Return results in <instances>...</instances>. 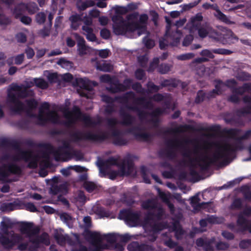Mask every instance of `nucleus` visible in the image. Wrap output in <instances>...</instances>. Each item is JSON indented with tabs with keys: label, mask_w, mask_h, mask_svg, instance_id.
<instances>
[{
	"label": "nucleus",
	"mask_w": 251,
	"mask_h": 251,
	"mask_svg": "<svg viewBox=\"0 0 251 251\" xmlns=\"http://www.w3.org/2000/svg\"><path fill=\"white\" fill-rule=\"evenodd\" d=\"M14 64L17 65L22 64L25 59L24 53H21L14 56Z\"/></svg>",
	"instance_id": "obj_48"
},
{
	"label": "nucleus",
	"mask_w": 251,
	"mask_h": 251,
	"mask_svg": "<svg viewBox=\"0 0 251 251\" xmlns=\"http://www.w3.org/2000/svg\"><path fill=\"white\" fill-rule=\"evenodd\" d=\"M0 230L4 235L0 236V243L6 249H12L15 245L21 243L24 239L22 235L13 231H8V225L3 221L0 223Z\"/></svg>",
	"instance_id": "obj_8"
},
{
	"label": "nucleus",
	"mask_w": 251,
	"mask_h": 251,
	"mask_svg": "<svg viewBox=\"0 0 251 251\" xmlns=\"http://www.w3.org/2000/svg\"><path fill=\"white\" fill-rule=\"evenodd\" d=\"M33 81L35 85L42 89H47L49 86L48 83L43 78H35Z\"/></svg>",
	"instance_id": "obj_34"
},
{
	"label": "nucleus",
	"mask_w": 251,
	"mask_h": 251,
	"mask_svg": "<svg viewBox=\"0 0 251 251\" xmlns=\"http://www.w3.org/2000/svg\"><path fill=\"white\" fill-rule=\"evenodd\" d=\"M172 230L175 233V236L177 239L182 238L184 234V231L182 229L180 224L178 222H174L173 224Z\"/></svg>",
	"instance_id": "obj_29"
},
{
	"label": "nucleus",
	"mask_w": 251,
	"mask_h": 251,
	"mask_svg": "<svg viewBox=\"0 0 251 251\" xmlns=\"http://www.w3.org/2000/svg\"><path fill=\"white\" fill-rule=\"evenodd\" d=\"M60 218L70 228L73 227V219L69 214L66 213H63L60 214Z\"/></svg>",
	"instance_id": "obj_33"
},
{
	"label": "nucleus",
	"mask_w": 251,
	"mask_h": 251,
	"mask_svg": "<svg viewBox=\"0 0 251 251\" xmlns=\"http://www.w3.org/2000/svg\"><path fill=\"white\" fill-rule=\"evenodd\" d=\"M132 88L136 91L137 93L143 94L144 89L142 88V85L140 83L136 82L132 85Z\"/></svg>",
	"instance_id": "obj_59"
},
{
	"label": "nucleus",
	"mask_w": 251,
	"mask_h": 251,
	"mask_svg": "<svg viewBox=\"0 0 251 251\" xmlns=\"http://www.w3.org/2000/svg\"><path fill=\"white\" fill-rule=\"evenodd\" d=\"M21 169L13 163L4 164L0 167V179L4 180L11 175H20Z\"/></svg>",
	"instance_id": "obj_13"
},
{
	"label": "nucleus",
	"mask_w": 251,
	"mask_h": 251,
	"mask_svg": "<svg viewBox=\"0 0 251 251\" xmlns=\"http://www.w3.org/2000/svg\"><path fill=\"white\" fill-rule=\"evenodd\" d=\"M120 216L123 217L129 226H135L139 223L140 212L124 210L121 211Z\"/></svg>",
	"instance_id": "obj_14"
},
{
	"label": "nucleus",
	"mask_w": 251,
	"mask_h": 251,
	"mask_svg": "<svg viewBox=\"0 0 251 251\" xmlns=\"http://www.w3.org/2000/svg\"><path fill=\"white\" fill-rule=\"evenodd\" d=\"M147 87L150 93L156 92L161 88L160 86L155 85L151 81L147 83Z\"/></svg>",
	"instance_id": "obj_46"
},
{
	"label": "nucleus",
	"mask_w": 251,
	"mask_h": 251,
	"mask_svg": "<svg viewBox=\"0 0 251 251\" xmlns=\"http://www.w3.org/2000/svg\"><path fill=\"white\" fill-rule=\"evenodd\" d=\"M121 121L119 122L116 118L107 119V124L110 128V133L108 131L99 130L96 133L90 131L76 130L71 134L72 139L75 142L80 141H91L102 142L110 138L112 139L113 143L117 146H124L128 143V140L124 137V134L115 126L120 124L125 126H130L127 132L132 134L135 138L139 141H147L151 139V135L145 132V128L141 125L135 124L136 118L126 112L123 106L119 110Z\"/></svg>",
	"instance_id": "obj_2"
},
{
	"label": "nucleus",
	"mask_w": 251,
	"mask_h": 251,
	"mask_svg": "<svg viewBox=\"0 0 251 251\" xmlns=\"http://www.w3.org/2000/svg\"><path fill=\"white\" fill-rule=\"evenodd\" d=\"M46 19V15L44 12H39L36 15V22L40 25L44 24Z\"/></svg>",
	"instance_id": "obj_47"
},
{
	"label": "nucleus",
	"mask_w": 251,
	"mask_h": 251,
	"mask_svg": "<svg viewBox=\"0 0 251 251\" xmlns=\"http://www.w3.org/2000/svg\"><path fill=\"white\" fill-rule=\"evenodd\" d=\"M57 64L60 65L63 67L69 68L72 67L73 64L71 62L67 61L64 59L62 58L58 61Z\"/></svg>",
	"instance_id": "obj_55"
},
{
	"label": "nucleus",
	"mask_w": 251,
	"mask_h": 251,
	"mask_svg": "<svg viewBox=\"0 0 251 251\" xmlns=\"http://www.w3.org/2000/svg\"><path fill=\"white\" fill-rule=\"evenodd\" d=\"M143 41L145 46L148 49H151L154 46V42L153 40L149 39L147 37H145L143 39Z\"/></svg>",
	"instance_id": "obj_53"
},
{
	"label": "nucleus",
	"mask_w": 251,
	"mask_h": 251,
	"mask_svg": "<svg viewBox=\"0 0 251 251\" xmlns=\"http://www.w3.org/2000/svg\"><path fill=\"white\" fill-rule=\"evenodd\" d=\"M30 242L33 244L38 245L40 243H42L46 245H49L50 244L49 236L47 233H43L40 236L33 238L30 239Z\"/></svg>",
	"instance_id": "obj_22"
},
{
	"label": "nucleus",
	"mask_w": 251,
	"mask_h": 251,
	"mask_svg": "<svg viewBox=\"0 0 251 251\" xmlns=\"http://www.w3.org/2000/svg\"><path fill=\"white\" fill-rule=\"evenodd\" d=\"M215 241L214 238H212L211 239H207L204 246L203 248L205 251H213L214 249L212 246V244L214 243Z\"/></svg>",
	"instance_id": "obj_42"
},
{
	"label": "nucleus",
	"mask_w": 251,
	"mask_h": 251,
	"mask_svg": "<svg viewBox=\"0 0 251 251\" xmlns=\"http://www.w3.org/2000/svg\"><path fill=\"white\" fill-rule=\"evenodd\" d=\"M12 146L16 152L14 156L15 160H23L25 162H29L28 166L30 168H36L38 166V162L40 165L44 168H48L50 165V155H52L55 160L66 161L71 159L73 157V149L69 142L64 141L62 146L57 148L52 146L48 147V152L44 153L42 159L38 155L34 154L31 151H23L17 143H14Z\"/></svg>",
	"instance_id": "obj_4"
},
{
	"label": "nucleus",
	"mask_w": 251,
	"mask_h": 251,
	"mask_svg": "<svg viewBox=\"0 0 251 251\" xmlns=\"http://www.w3.org/2000/svg\"><path fill=\"white\" fill-rule=\"evenodd\" d=\"M242 205V201L240 199H235L232 204L231 207L232 209H239L241 208Z\"/></svg>",
	"instance_id": "obj_50"
},
{
	"label": "nucleus",
	"mask_w": 251,
	"mask_h": 251,
	"mask_svg": "<svg viewBox=\"0 0 251 251\" xmlns=\"http://www.w3.org/2000/svg\"><path fill=\"white\" fill-rule=\"evenodd\" d=\"M97 70L104 72H110L113 70V67L111 64L104 62L102 63H97Z\"/></svg>",
	"instance_id": "obj_32"
},
{
	"label": "nucleus",
	"mask_w": 251,
	"mask_h": 251,
	"mask_svg": "<svg viewBox=\"0 0 251 251\" xmlns=\"http://www.w3.org/2000/svg\"><path fill=\"white\" fill-rule=\"evenodd\" d=\"M216 12L214 13V16L221 21L226 24H233L234 22L231 21L227 16L222 13L218 8V6H215Z\"/></svg>",
	"instance_id": "obj_25"
},
{
	"label": "nucleus",
	"mask_w": 251,
	"mask_h": 251,
	"mask_svg": "<svg viewBox=\"0 0 251 251\" xmlns=\"http://www.w3.org/2000/svg\"><path fill=\"white\" fill-rule=\"evenodd\" d=\"M26 10L25 4L24 3H21L15 6L13 10V15L16 19L20 18L22 14Z\"/></svg>",
	"instance_id": "obj_27"
},
{
	"label": "nucleus",
	"mask_w": 251,
	"mask_h": 251,
	"mask_svg": "<svg viewBox=\"0 0 251 251\" xmlns=\"http://www.w3.org/2000/svg\"><path fill=\"white\" fill-rule=\"evenodd\" d=\"M84 187L88 192H91L96 189V186L93 182L87 181L84 183Z\"/></svg>",
	"instance_id": "obj_52"
},
{
	"label": "nucleus",
	"mask_w": 251,
	"mask_h": 251,
	"mask_svg": "<svg viewBox=\"0 0 251 251\" xmlns=\"http://www.w3.org/2000/svg\"><path fill=\"white\" fill-rule=\"evenodd\" d=\"M193 36L191 34L186 36L183 41L182 45L185 47L189 46L193 40Z\"/></svg>",
	"instance_id": "obj_57"
},
{
	"label": "nucleus",
	"mask_w": 251,
	"mask_h": 251,
	"mask_svg": "<svg viewBox=\"0 0 251 251\" xmlns=\"http://www.w3.org/2000/svg\"><path fill=\"white\" fill-rule=\"evenodd\" d=\"M151 99L153 100H154L155 101H157V102H159V101H163L164 100V103H165V105L166 106V108H169L170 101L169 100H165L164 95L159 94V93H157L156 94L152 96V97L151 98Z\"/></svg>",
	"instance_id": "obj_36"
},
{
	"label": "nucleus",
	"mask_w": 251,
	"mask_h": 251,
	"mask_svg": "<svg viewBox=\"0 0 251 251\" xmlns=\"http://www.w3.org/2000/svg\"><path fill=\"white\" fill-rule=\"evenodd\" d=\"M173 67L171 64L163 63L158 66L157 70L161 74H165L170 72Z\"/></svg>",
	"instance_id": "obj_35"
},
{
	"label": "nucleus",
	"mask_w": 251,
	"mask_h": 251,
	"mask_svg": "<svg viewBox=\"0 0 251 251\" xmlns=\"http://www.w3.org/2000/svg\"><path fill=\"white\" fill-rule=\"evenodd\" d=\"M141 245L137 242H132L127 246L129 251H140Z\"/></svg>",
	"instance_id": "obj_45"
},
{
	"label": "nucleus",
	"mask_w": 251,
	"mask_h": 251,
	"mask_svg": "<svg viewBox=\"0 0 251 251\" xmlns=\"http://www.w3.org/2000/svg\"><path fill=\"white\" fill-rule=\"evenodd\" d=\"M101 37L104 39H108L110 36V32L106 28H103L100 32Z\"/></svg>",
	"instance_id": "obj_62"
},
{
	"label": "nucleus",
	"mask_w": 251,
	"mask_h": 251,
	"mask_svg": "<svg viewBox=\"0 0 251 251\" xmlns=\"http://www.w3.org/2000/svg\"><path fill=\"white\" fill-rule=\"evenodd\" d=\"M187 128V126H180L178 127L173 128L171 130L170 132L174 134L173 138H174L175 136H177L176 134L179 133H183L186 131Z\"/></svg>",
	"instance_id": "obj_41"
},
{
	"label": "nucleus",
	"mask_w": 251,
	"mask_h": 251,
	"mask_svg": "<svg viewBox=\"0 0 251 251\" xmlns=\"http://www.w3.org/2000/svg\"><path fill=\"white\" fill-rule=\"evenodd\" d=\"M120 99V101L122 103H126L129 100H132L134 103L142 105L146 109H152L154 107L151 101L147 100L145 98L143 97L136 98L134 93L132 91L126 93Z\"/></svg>",
	"instance_id": "obj_11"
},
{
	"label": "nucleus",
	"mask_w": 251,
	"mask_h": 251,
	"mask_svg": "<svg viewBox=\"0 0 251 251\" xmlns=\"http://www.w3.org/2000/svg\"><path fill=\"white\" fill-rule=\"evenodd\" d=\"M118 160L114 157H110L107 159L103 163L102 166L100 167V171L101 176H105L106 175L105 172L104 170L105 166L107 165H116Z\"/></svg>",
	"instance_id": "obj_28"
},
{
	"label": "nucleus",
	"mask_w": 251,
	"mask_h": 251,
	"mask_svg": "<svg viewBox=\"0 0 251 251\" xmlns=\"http://www.w3.org/2000/svg\"><path fill=\"white\" fill-rule=\"evenodd\" d=\"M200 201L201 200L199 198L198 195H196L191 198V204L194 209L196 210H200L201 209L203 208V206L204 205L208 204V202H203L200 203Z\"/></svg>",
	"instance_id": "obj_23"
},
{
	"label": "nucleus",
	"mask_w": 251,
	"mask_h": 251,
	"mask_svg": "<svg viewBox=\"0 0 251 251\" xmlns=\"http://www.w3.org/2000/svg\"><path fill=\"white\" fill-rule=\"evenodd\" d=\"M47 78L51 83L56 82L58 80L57 74L56 73L50 74L47 76Z\"/></svg>",
	"instance_id": "obj_63"
},
{
	"label": "nucleus",
	"mask_w": 251,
	"mask_h": 251,
	"mask_svg": "<svg viewBox=\"0 0 251 251\" xmlns=\"http://www.w3.org/2000/svg\"><path fill=\"white\" fill-rule=\"evenodd\" d=\"M33 225L31 223H23L20 227V231L21 233L25 234L26 237L28 238L29 242L30 239H33L34 236L37 235L39 232V228L37 227H33Z\"/></svg>",
	"instance_id": "obj_15"
},
{
	"label": "nucleus",
	"mask_w": 251,
	"mask_h": 251,
	"mask_svg": "<svg viewBox=\"0 0 251 251\" xmlns=\"http://www.w3.org/2000/svg\"><path fill=\"white\" fill-rule=\"evenodd\" d=\"M168 146L170 149L169 153L171 156H176V152L180 151L183 156L187 158L188 165L190 167V175L192 176L198 175L195 169L199 168L201 171L206 170L211 164L223 159L216 149L212 155L210 156L206 146L195 145L193 149L194 156H192V151L189 149H185L182 143L177 140H170Z\"/></svg>",
	"instance_id": "obj_3"
},
{
	"label": "nucleus",
	"mask_w": 251,
	"mask_h": 251,
	"mask_svg": "<svg viewBox=\"0 0 251 251\" xmlns=\"http://www.w3.org/2000/svg\"><path fill=\"white\" fill-rule=\"evenodd\" d=\"M26 10L30 14H33L39 10V8L37 4L35 2H30L25 4Z\"/></svg>",
	"instance_id": "obj_38"
},
{
	"label": "nucleus",
	"mask_w": 251,
	"mask_h": 251,
	"mask_svg": "<svg viewBox=\"0 0 251 251\" xmlns=\"http://www.w3.org/2000/svg\"><path fill=\"white\" fill-rule=\"evenodd\" d=\"M28 59H31L35 54L34 50L30 47H27L25 50Z\"/></svg>",
	"instance_id": "obj_61"
},
{
	"label": "nucleus",
	"mask_w": 251,
	"mask_h": 251,
	"mask_svg": "<svg viewBox=\"0 0 251 251\" xmlns=\"http://www.w3.org/2000/svg\"><path fill=\"white\" fill-rule=\"evenodd\" d=\"M165 226L164 224L156 222L153 224L152 229L154 232H156L162 230L165 228Z\"/></svg>",
	"instance_id": "obj_49"
},
{
	"label": "nucleus",
	"mask_w": 251,
	"mask_h": 251,
	"mask_svg": "<svg viewBox=\"0 0 251 251\" xmlns=\"http://www.w3.org/2000/svg\"><path fill=\"white\" fill-rule=\"evenodd\" d=\"M203 19L201 14H198L192 17L190 21L187 24L186 26L189 29L190 33H193L195 31L198 30L202 25L201 22Z\"/></svg>",
	"instance_id": "obj_17"
},
{
	"label": "nucleus",
	"mask_w": 251,
	"mask_h": 251,
	"mask_svg": "<svg viewBox=\"0 0 251 251\" xmlns=\"http://www.w3.org/2000/svg\"><path fill=\"white\" fill-rule=\"evenodd\" d=\"M249 113H251V103L237 111V114L240 116H244L245 114Z\"/></svg>",
	"instance_id": "obj_43"
},
{
	"label": "nucleus",
	"mask_w": 251,
	"mask_h": 251,
	"mask_svg": "<svg viewBox=\"0 0 251 251\" xmlns=\"http://www.w3.org/2000/svg\"><path fill=\"white\" fill-rule=\"evenodd\" d=\"M165 21L167 24L166 34L159 40V47L161 50L165 49L168 46H177L182 36L181 32L177 28H176L174 31H171V21L168 17H165Z\"/></svg>",
	"instance_id": "obj_9"
},
{
	"label": "nucleus",
	"mask_w": 251,
	"mask_h": 251,
	"mask_svg": "<svg viewBox=\"0 0 251 251\" xmlns=\"http://www.w3.org/2000/svg\"><path fill=\"white\" fill-rule=\"evenodd\" d=\"M142 207L148 210L145 221L149 223L151 220H159L164 214V211L154 199L148 200L142 203Z\"/></svg>",
	"instance_id": "obj_10"
},
{
	"label": "nucleus",
	"mask_w": 251,
	"mask_h": 251,
	"mask_svg": "<svg viewBox=\"0 0 251 251\" xmlns=\"http://www.w3.org/2000/svg\"><path fill=\"white\" fill-rule=\"evenodd\" d=\"M237 223L238 226L243 229H248L251 233V225L250 224L249 221L242 216V214H238Z\"/></svg>",
	"instance_id": "obj_21"
},
{
	"label": "nucleus",
	"mask_w": 251,
	"mask_h": 251,
	"mask_svg": "<svg viewBox=\"0 0 251 251\" xmlns=\"http://www.w3.org/2000/svg\"><path fill=\"white\" fill-rule=\"evenodd\" d=\"M132 83V79L129 78L125 79L123 82V83H122V85L123 86V88H122L123 91H125L129 89L131 86Z\"/></svg>",
	"instance_id": "obj_51"
},
{
	"label": "nucleus",
	"mask_w": 251,
	"mask_h": 251,
	"mask_svg": "<svg viewBox=\"0 0 251 251\" xmlns=\"http://www.w3.org/2000/svg\"><path fill=\"white\" fill-rule=\"evenodd\" d=\"M250 88L251 85L250 84L245 83L241 87L233 88L232 92L237 95H242L249 90Z\"/></svg>",
	"instance_id": "obj_31"
},
{
	"label": "nucleus",
	"mask_w": 251,
	"mask_h": 251,
	"mask_svg": "<svg viewBox=\"0 0 251 251\" xmlns=\"http://www.w3.org/2000/svg\"><path fill=\"white\" fill-rule=\"evenodd\" d=\"M129 158L130 155L128 154L121 162L120 172L122 176L129 175L133 171V163L130 160Z\"/></svg>",
	"instance_id": "obj_16"
},
{
	"label": "nucleus",
	"mask_w": 251,
	"mask_h": 251,
	"mask_svg": "<svg viewBox=\"0 0 251 251\" xmlns=\"http://www.w3.org/2000/svg\"><path fill=\"white\" fill-rule=\"evenodd\" d=\"M175 140V141L177 140L178 141H179L180 142H181L182 143V144L183 145V146L184 147V148H185V149H189L192 151V156H194V153H193L194 148H193V149L191 150L187 147V144L190 143V140L188 139L181 140L177 136H175L174 138L168 139L165 141V144L166 146V148L165 151H166V153L167 156L168 158H169L170 159H173L175 157V156H171L170 155V153H169L170 149L169 146H168V142L170 140ZM195 145H198V144L194 145L193 147H194V146ZM198 145H199V144H198ZM199 146H200V145H199Z\"/></svg>",
	"instance_id": "obj_20"
},
{
	"label": "nucleus",
	"mask_w": 251,
	"mask_h": 251,
	"mask_svg": "<svg viewBox=\"0 0 251 251\" xmlns=\"http://www.w3.org/2000/svg\"><path fill=\"white\" fill-rule=\"evenodd\" d=\"M122 88H123V86L122 85V83H117L111 85L109 87H107V89L112 93H116L124 92Z\"/></svg>",
	"instance_id": "obj_39"
},
{
	"label": "nucleus",
	"mask_w": 251,
	"mask_h": 251,
	"mask_svg": "<svg viewBox=\"0 0 251 251\" xmlns=\"http://www.w3.org/2000/svg\"><path fill=\"white\" fill-rule=\"evenodd\" d=\"M126 19L127 21L121 15L113 16V29L115 34L123 35L127 32H133L136 29L143 28L148 20V16L143 14L139 17L137 13H134L128 15Z\"/></svg>",
	"instance_id": "obj_5"
},
{
	"label": "nucleus",
	"mask_w": 251,
	"mask_h": 251,
	"mask_svg": "<svg viewBox=\"0 0 251 251\" xmlns=\"http://www.w3.org/2000/svg\"><path fill=\"white\" fill-rule=\"evenodd\" d=\"M197 31L199 36L201 38H204L208 36L216 41H219L221 38V33L207 23L202 24Z\"/></svg>",
	"instance_id": "obj_12"
},
{
	"label": "nucleus",
	"mask_w": 251,
	"mask_h": 251,
	"mask_svg": "<svg viewBox=\"0 0 251 251\" xmlns=\"http://www.w3.org/2000/svg\"><path fill=\"white\" fill-rule=\"evenodd\" d=\"M33 95L34 92L32 90L26 88L22 89L20 86H17L15 93H11L8 95L7 100L10 109L17 113L25 111L30 117H36L37 123L40 125H44L50 122L53 124L62 125L67 127L70 128L78 120H81L85 126L88 127H94L101 123L100 118L94 120L89 116L82 115L80 108L77 106H74L72 111L69 110L68 108L63 110V113L66 119L65 121H61L56 111L49 110L50 105L48 102H44L41 104L37 115L33 114L31 111L37 107V101L34 99L26 100L27 107H26L24 104L19 100V99L32 97Z\"/></svg>",
	"instance_id": "obj_1"
},
{
	"label": "nucleus",
	"mask_w": 251,
	"mask_h": 251,
	"mask_svg": "<svg viewBox=\"0 0 251 251\" xmlns=\"http://www.w3.org/2000/svg\"><path fill=\"white\" fill-rule=\"evenodd\" d=\"M251 245V239L242 240L239 243V247L241 249L248 248Z\"/></svg>",
	"instance_id": "obj_60"
},
{
	"label": "nucleus",
	"mask_w": 251,
	"mask_h": 251,
	"mask_svg": "<svg viewBox=\"0 0 251 251\" xmlns=\"http://www.w3.org/2000/svg\"><path fill=\"white\" fill-rule=\"evenodd\" d=\"M135 77L137 79L141 80L145 76V72L142 69H137L135 73Z\"/></svg>",
	"instance_id": "obj_64"
},
{
	"label": "nucleus",
	"mask_w": 251,
	"mask_h": 251,
	"mask_svg": "<svg viewBox=\"0 0 251 251\" xmlns=\"http://www.w3.org/2000/svg\"><path fill=\"white\" fill-rule=\"evenodd\" d=\"M236 77L238 80L243 81L249 80L251 77V75L248 73L242 72L237 74Z\"/></svg>",
	"instance_id": "obj_44"
},
{
	"label": "nucleus",
	"mask_w": 251,
	"mask_h": 251,
	"mask_svg": "<svg viewBox=\"0 0 251 251\" xmlns=\"http://www.w3.org/2000/svg\"><path fill=\"white\" fill-rule=\"evenodd\" d=\"M194 57V54L192 53H188L180 55L177 56V59L180 60H186L191 59Z\"/></svg>",
	"instance_id": "obj_58"
},
{
	"label": "nucleus",
	"mask_w": 251,
	"mask_h": 251,
	"mask_svg": "<svg viewBox=\"0 0 251 251\" xmlns=\"http://www.w3.org/2000/svg\"><path fill=\"white\" fill-rule=\"evenodd\" d=\"M240 132L241 130L236 128L229 129L225 131L226 136L234 140V142L232 144L225 143L217 146L216 149L223 159L227 158L236 151L242 150L243 148L242 141L248 139L251 135V130L247 131L243 135L239 136Z\"/></svg>",
	"instance_id": "obj_6"
},
{
	"label": "nucleus",
	"mask_w": 251,
	"mask_h": 251,
	"mask_svg": "<svg viewBox=\"0 0 251 251\" xmlns=\"http://www.w3.org/2000/svg\"><path fill=\"white\" fill-rule=\"evenodd\" d=\"M75 35L77 40V51L78 54L80 56L87 54L90 51V48L86 45L84 38L77 33Z\"/></svg>",
	"instance_id": "obj_18"
},
{
	"label": "nucleus",
	"mask_w": 251,
	"mask_h": 251,
	"mask_svg": "<svg viewBox=\"0 0 251 251\" xmlns=\"http://www.w3.org/2000/svg\"><path fill=\"white\" fill-rule=\"evenodd\" d=\"M229 244L224 242H218L216 245V247L218 250H226L229 248Z\"/></svg>",
	"instance_id": "obj_54"
},
{
	"label": "nucleus",
	"mask_w": 251,
	"mask_h": 251,
	"mask_svg": "<svg viewBox=\"0 0 251 251\" xmlns=\"http://www.w3.org/2000/svg\"><path fill=\"white\" fill-rule=\"evenodd\" d=\"M54 237L57 243L60 245H64L66 241L69 238L68 235L63 233L62 230H56L54 233Z\"/></svg>",
	"instance_id": "obj_24"
},
{
	"label": "nucleus",
	"mask_w": 251,
	"mask_h": 251,
	"mask_svg": "<svg viewBox=\"0 0 251 251\" xmlns=\"http://www.w3.org/2000/svg\"><path fill=\"white\" fill-rule=\"evenodd\" d=\"M141 173L144 181L146 183H150L151 181L149 178V175L151 174L148 169L145 166L141 168Z\"/></svg>",
	"instance_id": "obj_37"
},
{
	"label": "nucleus",
	"mask_w": 251,
	"mask_h": 251,
	"mask_svg": "<svg viewBox=\"0 0 251 251\" xmlns=\"http://www.w3.org/2000/svg\"><path fill=\"white\" fill-rule=\"evenodd\" d=\"M225 84L223 82L219 81V83L216 85L215 89H213L208 93L207 97L208 98L214 97L216 95L221 93L223 87H225Z\"/></svg>",
	"instance_id": "obj_30"
},
{
	"label": "nucleus",
	"mask_w": 251,
	"mask_h": 251,
	"mask_svg": "<svg viewBox=\"0 0 251 251\" xmlns=\"http://www.w3.org/2000/svg\"><path fill=\"white\" fill-rule=\"evenodd\" d=\"M67 184L66 183L54 184L51 188L52 194L56 195L59 193H64L67 192Z\"/></svg>",
	"instance_id": "obj_26"
},
{
	"label": "nucleus",
	"mask_w": 251,
	"mask_h": 251,
	"mask_svg": "<svg viewBox=\"0 0 251 251\" xmlns=\"http://www.w3.org/2000/svg\"><path fill=\"white\" fill-rule=\"evenodd\" d=\"M95 5V2L92 0H86L82 2L80 4H77V7L80 11H84L89 7L93 6Z\"/></svg>",
	"instance_id": "obj_40"
},
{
	"label": "nucleus",
	"mask_w": 251,
	"mask_h": 251,
	"mask_svg": "<svg viewBox=\"0 0 251 251\" xmlns=\"http://www.w3.org/2000/svg\"><path fill=\"white\" fill-rule=\"evenodd\" d=\"M213 53L219 54H230L232 53V51L225 49H215L212 50L205 49L201 51L200 55L204 57L213 59L215 57Z\"/></svg>",
	"instance_id": "obj_19"
},
{
	"label": "nucleus",
	"mask_w": 251,
	"mask_h": 251,
	"mask_svg": "<svg viewBox=\"0 0 251 251\" xmlns=\"http://www.w3.org/2000/svg\"><path fill=\"white\" fill-rule=\"evenodd\" d=\"M11 22L10 19L3 14H0V25H7Z\"/></svg>",
	"instance_id": "obj_56"
},
{
	"label": "nucleus",
	"mask_w": 251,
	"mask_h": 251,
	"mask_svg": "<svg viewBox=\"0 0 251 251\" xmlns=\"http://www.w3.org/2000/svg\"><path fill=\"white\" fill-rule=\"evenodd\" d=\"M122 96L116 97L115 99L120 103L125 105V107L128 110L136 111L138 112V117L140 120V123L135 124L136 125H141L145 128V132H147V128L143 125V123L147 122V124L153 127H156L158 123V117L165 112V109L161 108H157L152 111L151 113H148L144 111L140 110L137 106H132L128 104V102L125 103L120 101V99Z\"/></svg>",
	"instance_id": "obj_7"
}]
</instances>
